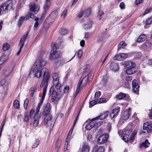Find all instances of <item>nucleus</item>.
<instances>
[{"mask_svg":"<svg viewBox=\"0 0 152 152\" xmlns=\"http://www.w3.org/2000/svg\"><path fill=\"white\" fill-rule=\"evenodd\" d=\"M53 83L59 82L58 75L57 73H54L53 75Z\"/></svg>","mask_w":152,"mask_h":152,"instance_id":"nucleus-26","label":"nucleus"},{"mask_svg":"<svg viewBox=\"0 0 152 152\" xmlns=\"http://www.w3.org/2000/svg\"><path fill=\"white\" fill-rule=\"evenodd\" d=\"M12 1L9 0L1 5L0 8V15L7 13L12 8Z\"/></svg>","mask_w":152,"mask_h":152,"instance_id":"nucleus-2","label":"nucleus"},{"mask_svg":"<svg viewBox=\"0 0 152 152\" xmlns=\"http://www.w3.org/2000/svg\"><path fill=\"white\" fill-rule=\"evenodd\" d=\"M39 140H36L35 143L32 146V148H36L39 144Z\"/></svg>","mask_w":152,"mask_h":152,"instance_id":"nucleus-56","label":"nucleus"},{"mask_svg":"<svg viewBox=\"0 0 152 152\" xmlns=\"http://www.w3.org/2000/svg\"><path fill=\"white\" fill-rule=\"evenodd\" d=\"M97 99H95V100H93L92 101H91L89 102V106H91V107L94 106L96 104H98L97 103Z\"/></svg>","mask_w":152,"mask_h":152,"instance_id":"nucleus-43","label":"nucleus"},{"mask_svg":"<svg viewBox=\"0 0 152 152\" xmlns=\"http://www.w3.org/2000/svg\"><path fill=\"white\" fill-rule=\"evenodd\" d=\"M52 50L50 54V56L49 57L50 60H52L56 59L60 57V53L56 51V46L55 44L51 45Z\"/></svg>","mask_w":152,"mask_h":152,"instance_id":"nucleus-3","label":"nucleus"},{"mask_svg":"<svg viewBox=\"0 0 152 152\" xmlns=\"http://www.w3.org/2000/svg\"><path fill=\"white\" fill-rule=\"evenodd\" d=\"M137 70L135 69V66L133 67L127 68V69L126 71V73L128 74H132L136 72Z\"/></svg>","mask_w":152,"mask_h":152,"instance_id":"nucleus-23","label":"nucleus"},{"mask_svg":"<svg viewBox=\"0 0 152 152\" xmlns=\"http://www.w3.org/2000/svg\"><path fill=\"white\" fill-rule=\"evenodd\" d=\"M92 76V75L89 73L88 75L85 76L82 80L79 81L77 85V87L81 89H82L83 87L86 85L87 82L89 80V77Z\"/></svg>","mask_w":152,"mask_h":152,"instance_id":"nucleus-4","label":"nucleus"},{"mask_svg":"<svg viewBox=\"0 0 152 152\" xmlns=\"http://www.w3.org/2000/svg\"><path fill=\"white\" fill-rule=\"evenodd\" d=\"M96 120L97 119H95V118H94L91 120L90 122L89 123L91 126H92V127H94L95 125L96 122L94 121Z\"/></svg>","mask_w":152,"mask_h":152,"instance_id":"nucleus-47","label":"nucleus"},{"mask_svg":"<svg viewBox=\"0 0 152 152\" xmlns=\"http://www.w3.org/2000/svg\"><path fill=\"white\" fill-rule=\"evenodd\" d=\"M67 10H64L62 12L61 14V17L64 16L63 19H64L65 17L66 16Z\"/></svg>","mask_w":152,"mask_h":152,"instance_id":"nucleus-61","label":"nucleus"},{"mask_svg":"<svg viewBox=\"0 0 152 152\" xmlns=\"http://www.w3.org/2000/svg\"><path fill=\"white\" fill-rule=\"evenodd\" d=\"M109 113V112L108 111H107L105 112H104L102 114L100 115H99V116L97 117L96 118H95V119H98L99 118H100V119L101 120H103L105 119L107 116L108 115Z\"/></svg>","mask_w":152,"mask_h":152,"instance_id":"nucleus-19","label":"nucleus"},{"mask_svg":"<svg viewBox=\"0 0 152 152\" xmlns=\"http://www.w3.org/2000/svg\"><path fill=\"white\" fill-rule=\"evenodd\" d=\"M152 45V43L150 41L147 40L145 43L141 45V48L143 49H146Z\"/></svg>","mask_w":152,"mask_h":152,"instance_id":"nucleus-17","label":"nucleus"},{"mask_svg":"<svg viewBox=\"0 0 152 152\" xmlns=\"http://www.w3.org/2000/svg\"><path fill=\"white\" fill-rule=\"evenodd\" d=\"M146 38V36L145 34L141 35L137 39V42H141L145 40Z\"/></svg>","mask_w":152,"mask_h":152,"instance_id":"nucleus-30","label":"nucleus"},{"mask_svg":"<svg viewBox=\"0 0 152 152\" xmlns=\"http://www.w3.org/2000/svg\"><path fill=\"white\" fill-rule=\"evenodd\" d=\"M84 12V16H88L91 13V9L90 8H88V9L83 10Z\"/></svg>","mask_w":152,"mask_h":152,"instance_id":"nucleus-35","label":"nucleus"},{"mask_svg":"<svg viewBox=\"0 0 152 152\" xmlns=\"http://www.w3.org/2000/svg\"><path fill=\"white\" fill-rule=\"evenodd\" d=\"M34 19L36 21L38 22L40 24H41L42 22L44 20L43 18H40L39 19V18L36 17H35V18H34Z\"/></svg>","mask_w":152,"mask_h":152,"instance_id":"nucleus-51","label":"nucleus"},{"mask_svg":"<svg viewBox=\"0 0 152 152\" xmlns=\"http://www.w3.org/2000/svg\"><path fill=\"white\" fill-rule=\"evenodd\" d=\"M34 118V120L33 122V125L34 126L36 127L37 126L38 124L39 121H38V119L39 118Z\"/></svg>","mask_w":152,"mask_h":152,"instance_id":"nucleus-53","label":"nucleus"},{"mask_svg":"<svg viewBox=\"0 0 152 152\" xmlns=\"http://www.w3.org/2000/svg\"><path fill=\"white\" fill-rule=\"evenodd\" d=\"M13 106L15 108H18L20 106L19 102L17 100H15L13 103Z\"/></svg>","mask_w":152,"mask_h":152,"instance_id":"nucleus-40","label":"nucleus"},{"mask_svg":"<svg viewBox=\"0 0 152 152\" xmlns=\"http://www.w3.org/2000/svg\"><path fill=\"white\" fill-rule=\"evenodd\" d=\"M28 103V100L27 98L25 100L24 103V107L25 109H26L27 108Z\"/></svg>","mask_w":152,"mask_h":152,"instance_id":"nucleus-50","label":"nucleus"},{"mask_svg":"<svg viewBox=\"0 0 152 152\" xmlns=\"http://www.w3.org/2000/svg\"><path fill=\"white\" fill-rule=\"evenodd\" d=\"M150 144V143L148 142V140L146 139L144 142L140 144V147H144L145 148H148L149 147Z\"/></svg>","mask_w":152,"mask_h":152,"instance_id":"nucleus-25","label":"nucleus"},{"mask_svg":"<svg viewBox=\"0 0 152 152\" xmlns=\"http://www.w3.org/2000/svg\"><path fill=\"white\" fill-rule=\"evenodd\" d=\"M1 85L3 87H5L7 85V83L4 79H2L0 82Z\"/></svg>","mask_w":152,"mask_h":152,"instance_id":"nucleus-55","label":"nucleus"},{"mask_svg":"<svg viewBox=\"0 0 152 152\" xmlns=\"http://www.w3.org/2000/svg\"><path fill=\"white\" fill-rule=\"evenodd\" d=\"M107 77L106 76L104 77L102 81V84L105 86L107 82Z\"/></svg>","mask_w":152,"mask_h":152,"instance_id":"nucleus-44","label":"nucleus"},{"mask_svg":"<svg viewBox=\"0 0 152 152\" xmlns=\"http://www.w3.org/2000/svg\"><path fill=\"white\" fill-rule=\"evenodd\" d=\"M24 17L25 18L26 20H28L30 18H32L33 19H34V18L35 17V16L34 15L30 12L28 13Z\"/></svg>","mask_w":152,"mask_h":152,"instance_id":"nucleus-24","label":"nucleus"},{"mask_svg":"<svg viewBox=\"0 0 152 152\" xmlns=\"http://www.w3.org/2000/svg\"><path fill=\"white\" fill-rule=\"evenodd\" d=\"M15 66V63L14 62H12L10 64L8 65L7 69L10 70V71H12V72L14 69Z\"/></svg>","mask_w":152,"mask_h":152,"instance_id":"nucleus-33","label":"nucleus"},{"mask_svg":"<svg viewBox=\"0 0 152 152\" xmlns=\"http://www.w3.org/2000/svg\"><path fill=\"white\" fill-rule=\"evenodd\" d=\"M132 77L129 76H127L126 78V81H127L129 82H130L132 80Z\"/></svg>","mask_w":152,"mask_h":152,"instance_id":"nucleus-64","label":"nucleus"},{"mask_svg":"<svg viewBox=\"0 0 152 152\" xmlns=\"http://www.w3.org/2000/svg\"><path fill=\"white\" fill-rule=\"evenodd\" d=\"M125 67L126 68H130L131 67H135V64L132 62L129 61H126L124 62Z\"/></svg>","mask_w":152,"mask_h":152,"instance_id":"nucleus-21","label":"nucleus"},{"mask_svg":"<svg viewBox=\"0 0 152 152\" xmlns=\"http://www.w3.org/2000/svg\"><path fill=\"white\" fill-rule=\"evenodd\" d=\"M129 83L127 81H126L123 84V86L126 88H128L129 86Z\"/></svg>","mask_w":152,"mask_h":152,"instance_id":"nucleus-57","label":"nucleus"},{"mask_svg":"<svg viewBox=\"0 0 152 152\" xmlns=\"http://www.w3.org/2000/svg\"><path fill=\"white\" fill-rule=\"evenodd\" d=\"M28 35V32H27L26 34L22 36L20 41V45H22V46H23L24 45V42Z\"/></svg>","mask_w":152,"mask_h":152,"instance_id":"nucleus-20","label":"nucleus"},{"mask_svg":"<svg viewBox=\"0 0 152 152\" xmlns=\"http://www.w3.org/2000/svg\"><path fill=\"white\" fill-rule=\"evenodd\" d=\"M128 56V55L124 53H121L119 54H117L114 57V60H123Z\"/></svg>","mask_w":152,"mask_h":152,"instance_id":"nucleus-10","label":"nucleus"},{"mask_svg":"<svg viewBox=\"0 0 152 152\" xmlns=\"http://www.w3.org/2000/svg\"><path fill=\"white\" fill-rule=\"evenodd\" d=\"M143 131L142 133H145L146 132L148 133L152 131V124L150 122H146L143 125Z\"/></svg>","mask_w":152,"mask_h":152,"instance_id":"nucleus-6","label":"nucleus"},{"mask_svg":"<svg viewBox=\"0 0 152 152\" xmlns=\"http://www.w3.org/2000/svg\"><path fill=\"white\" fill-rule=\"evenodd\" d=\"M132 86L133 88V91L134 93L138 94L139 89V86L137 83L136 80L134 79L132 81Z\"/></svg>","mask_w":152,"mask_h":152,"instance_id":"nucleus-9","label":"nucleus"},{"mask_svg":"<svg viewBox=\"0 0 152 152\" xmlns=\"http://www.w3.org/2000/svg\"><path fill=\"white\" fill-rule=\"evenodd\" d=\"M101 95V93L100 91H97L95 93L94 95L95 99H96L100 97Z\"/></svg>","mask_w":152,"mask_h":152,"instance_id":"nucleus-59","label":"nucleus"},{"mask_svg":"<svg viewBox=\"0 0 152 152\" xmlns=\"http://www.w3.org/2000/svg\"><path fill=\"white\" fill-rule=\"evenodd\" d=\"M40 107L37 105L36 109V113H35L34 115V118H39L40 117V115H38V113L39 112V109H40Z\"/></svg>","mask_w":152,"mask_h":152,"instance_id":"nucleus-29","label":"nucleus"},{"mask_svg":"<svg viewBox=\"0 0 152 152\" xmlns=\"http://www.w3.org/2000/svg\"><path fill=\"white\" fill-rule=\"evenodd\" d=\"M129 139V136H126V135L124 134L123 139L125 142H128Z\"/></svg>","mask_w":152,"mask_h":152,"instance_id":"nucleus-60","label":"nucleus"},{"mask_svg":"<svg viewBox=\"0 0 152 152\" xmlns=\"http://www.w3.org/2000/svg\"><path fill=\"white\" fill-rule=\"evenodd\" d=\"M10 47V45L7 43H4L3 45L2 50L5 51L8 50Z\"/></svg>","mask_w":152,"mask_h":152,"instance_id":"nucleus-32","label":"nucleus"},{"mask_svg":"<svg viewBox=\"0 0 152 152\" xmlns=\"http://www.w3.org/2000/svg\"><path fill=\"white\" fill-rule=\"evenodd\" d=\"M50 92L52 95V96H55V95L58 96V94L56 91L54 90V87L53 86H51L50 90Z\"/></svg>","mask_w":152,"mask_h":152,"instance_id":"nucleus-28","label":"nucleus"},{"mask_svg":"<svg viewBox=\"0 0 152 152\" xmlns=\"http://www.w3.org/2000/svg\"><path fill=\"white\" fill-rule=\"evenodd\" d=\"M131 108H129L127 110L124 111L122 115V117L124 120H126L130 116Z\"/></svg>","mask_w":152,"mask_h":152,"instance_id":"nucleus-14","label":"nucleus"},{"mask_svg":"<svg viewBox=\"0 0 152 152\" xmlns=\"http://www.w3.org/2000/svg\"><path fill=\"white\" fill-rule=\"evenodd\" d=\"M38 87L37 86H34L31 87L29 90V91L31 92V96L33 99L34 98Z\"/></svg>","mask_w":152,"mask_h":152,"instance_id":"nucleus-13","label":"nucleus"},{"mask_svg":"<svg viewBox=\"0 0 152 152\" xmlns=\"http://www.w3.org/2000/svg\"><path fill=\"white\" fill-rule=\"evenodd\" d=\"M142 56L141 53L140 52H138L135 53L134 56V58L135 59L140 58Z\"/></svg>","mask_w":152,"mask_h":152,"instance_id":"nucleus-45","label":"nucleus"},{"mask_svg":"<svg viewBox=\"0 0 152 152\" xmlns=\"http://www.w3.org/2000/svg\"><path fill=\"white\" fill-rule=\"evenodd\" d=\"M110 69L114 71H118L119 69L118 64L114 62H112L110 64Z\"/></svg>","mask_w":152,"mask_h":152,"instance_id":"nucleus-18","label":"nucleus"},{"mask_svg":"<svg viewBox=\"0 0 152 152\" xmlns=\"http://www.w3.org/2000/svg\"><path fill=\"white\" fill-rule=\"evenodd\" d=\"M50 107L51 105L49 103H47L46 104V107L45 108V110L49 111L50 112L51 109Z\"/></svg>","mask_w":152,"mask_h":152,"instance_id":"nucleus-54","label":"nucleus"},{"mask_svg":"<svg viewBox=\"0 0 152 152\" xmlns=\"http://www.w3.org/2000/svg\"><path fill=\"white\" fill-rule=\"evenodd\" d=\"M91 25L92 23L90 22L88 24H85L84 26V28L85 29H88L91 27Z\"/></svg>","mask_w":152,"mask_h":152,"instance_id":"nucleus-46","label":"nucleus"},{"mask_svg":"<svg viewBox=\"0 0 152 152\" xmlns=\"http://www.w3.org/2000/svg\"><path fill=\"white\" fill-rule=\"evenodd\" d=\"M52 116L51 115H49L48 116H46L44 118V123L45 124H47L48 122V121H50L52 119Z\"/></svg>","mask_w":152,"mask_h":152,"instance_id":"nucleus-36","label":"nucleus"},{"mask_svg":"<svg viewBox=\"0 0 152 152\" xmlns=\"http://www.w3.org/2000/svg\"><path fill=\"white\" fill-rule=\"evenodd\" d=\"M132 130L131 129H126L125 130L124 132V135H126V136H129V135L131 134V133L132 132Z\"/></svg>","mask_w":152,"mask_h":152,"instance_id":"nucleus-41","label":"nucleus"},{"mask_svg":"<svg viewBox=\"0 0 152 152\" xmlns=\"http://www.w3.org/2000/svg\"><path fill=\"white\" fill-rule=\"evenodd\" d=\"M54 85H55V87L58 90L60 89L61 87V85L59 82L53 83Z\"/></svg>","mask_w":152,"mask_h":152,"instance_id":"nucleus-49","label":"nucleus"},{"mask_svg":"<svg viewBox=\"0 0 152 152\" xmlns=\"http://www.w3.org/2000/svg\"><path fill=\"white\" fill-rule=\"evenodd\" d=\"M152 23V16L149 18L148 20L146 21V25H149Z\"/></svg>","mask_w":152,"mask_h":152,"instance_id":"nucleus-63","label":"nucleus"},{"mask_svg":"<svg viewBox=\"0 0 152 152\" xmlns=\"http://www.w3.org/2000/svg\"><path fill=\"white\" fill-rule=\"evenodd\" d=\"M29 7L30 12L34 15L39 12V6L34 2L31 3L29 5Z\"/></svg>","mask_w":152,"mask_h":152,"instance_id":"nucleus-5","label":"nucleus"},{"mask_svg":"<svg viewBox=\"0 0 152 152\" xmlns=\"http://www.w3.org/2000/svg\"><path fill=\"white\" fill-rule=\"evenodd\" d=\"M152 10V8H147L145 10L144 12L143 13L144 15H146L148 13Z\"/></svg>","mask_w":152,"mask_h":152,"instance_id":"nucleus-52","label":"nucleus"},{"mask_svg":"<svg viewBox=\"0 0 152 152\" xmlns=\"http://www.w3.org/2000/svg\"><path fill=\"white\" fill-rule=\"evenodd\" d=\"M126 44L124 42H121L118 45L117 50H119L120 49L123 48L124 47L126 46Z\"/></svg>","mask_w":152,"mask_h":152,"instance_id":"nucleus-31","label":"nucleus"},{"mask_svg":"<svg viewBox=\"0 0 152 152\" xmlns=\"http://www.w3.org/2000/svg\"><path fill=\"white\" fill-rule=\"evenodd\" d=\"M79 87L77 86V88L75 92V94L74 95V97H75L77 96V94L80 92V91L81 90Z\"/></svg>","mask_w":152,"mask_h":152,"instance_id":"nucleus-62","label":"nucleus"},{"mask_svg":"<svg viewBox=\"0 0 152 152\" xmlns=\"http://www.w3.org/2000/svg\"><path fill=\"white\" fill-rule=\"evenodd\" d=\"M108 135L107 134H103L101 135L97 140L98 143L103 144L106 143L108 140Z\"/></svg>","mask_w":152,"mask_h":152,"instance_id":"nucleus-8","label":"nucleus"},{"mask_svg":"<svg viewBox=\"0 0 152 152\" xmlns=\"http://www.w3.org/2000/svg\"><path fill=\"white\" fill-rule=\"evenodd\" d=\"M26 20L24 16L20 17L18 21V24L19 27H20L23 21Z\"/></svg>","mask_w":152,"mask_h":152,"instance_id":"nucleus-34","label":"nucleus"},{"mask_svg":"<svg viewBox=\"0 0 152 152\" xmlns=\"http://www.w3.org/2000/svg\"><path fill=\"white\" fill-rule=\"evenodd\" d=\"M126 97V94L121 92L119 94L117 95L116 96V98L118 99H124Z\"/></svg>","mask_w":152,"mask_h":152,"instance_id":"nucleus-27","label":"nucleus"},{"mask_svg":"<svg viewBox=\"0 0 152 152\" xmlns=\"http://www.w3.org/2000/svg\"><path fill=\"white\" fill-rule=\"evenodd\" d=\"M8 58V56L7 55L5 54H3L0 58V65L6 61Z\"/></svg>","mask_w":152,"mask_h":152,"instance_id":"nucleus-22","label":"nucleus"},{"mask_svg":"<svg viewBox=\"0 0 152 152\" xmlns=\"http://www.w3.org/2000/svg\"><path fill=\"white\" fill-rule=\"evenodd\" d=\"M98 103H104L107 102L106 99L105 98H100L97 101Z\"/></svg>","mask_w":152,"mask_h":152,"instance_id":"nucleus-39","label":"nucleus"},{"mask_svg":"<svg viewBox=\"0 0 152 152\" xmlns=\"http://www.w3.org/2000/svg\"><path fill=\"white\" fill-rule=\"evenodd\" d=\"M104 13L102 11H100L98 12V15L97 17L98 19L101 20L104 17Z\"/></svg>","mask_w":152,"mask_h":152,"instance_id":"nucleus-38","label":"nucleus"},{"mask_svg":"<svg viewBox=\"0 0 152 152\" xmlns=\"http://www.w3.org/2000/svg\"><path fill=\"white\" fill-rule=\"evenodd\" d=\"M47 62L42 58L36 60L35 62L34 68L32 70V72L35 76L38 78L40 77L41 76V73H43L42 82L40 84V86L43 87L45 84V87H47L48 82L50 76L48 69L46 68H42L46 64Z\"/></svg>","mask_w":152,"mask_h":152,"instance_id":"nucleus-1","label":"nucleus"},{"mask_svg":"<svg viewBox=\"0 0 152 152\" xmlns=\"http://www.w3.org/2000/svg\"><path fill=\"white\" fill-rule=\"evenodd\" d=\"M12 72V71H10V70L6 69V70H4L3 72V74L6 76H9Z\"/></svg>","mask_w":152,"mask_h":152,"instance_id":"nucleus-42","label":"nucleus"},{"mask_svg":"<svg viewBox=\"0 0 152 152\" xmlns=\"http://www.w3.org/2000/svg\"><path fill=\"white\" fill-rule=\"evenodd\" d=\"M120 110V107H118L116 108L113 110L111 112L110 116L112 118H114L118 114Z\"/></svg>","mask_w":152,"mask_h":152,"instance_id":"nucleus-12","label":"nucleus"},{"mask_svg":"<svg viewBox=\"0 0 152 152\" xmlns=\"http://www.w3.org/2000/svg\"><path fill=\"white\" fill-rule=\"evenodd\" d=\"M50 7V5L48 3L45 2V5L43 7L44 10H46V11H47V10Z\"/></svg>","mask_w":152,"mask_h":152,"instance_id":"nucleus-48","label":"nucleus"},{"mask_svg":"<svg viewBox=\"0 0 152 152\" xmlns=\"http://www.w3.org/2000/svg\"><path fill=\"white\" fill-rule=\"evenodd\" d=\"M29 115L28 114L25 113V116L23 118L24 120L25 121L27 122L29 121Z\"/></svg>","mask_w":152,"mask_h":152,"instance_id":"nucleus-58","label":"nucleus"},{"mask_svg":"<svg viewBox=\"0 0 152 152\" xmlns=\"http://www.w3.org/2000/svg\"><path fill=\"white\" fill-rule=\"evenodd\" d=\"M59 32L61 34L64 35L67 33L68 31L65 28H60L59 30Z\"/></svg>","mask_w":152,"mask_h":152,"instance_id":"nucleus-37","label":"nucleus"},{"mask_svg":"<svg viewBox=\"0 0 152 152\" xmlns=\"http://www.w3.org/2000/svg\"><path fill=\"white\" fill-rule=\"evenodd\" d=\"M51 14L50 15L45 21L44 26L46 28H48L50 25H52L54 21V20L51 17Z\"/></svg>","mask_w":152,"mask_h":152,"instance_id":"nucleus-7","label":"nucleus"},{"mask_svg":"<svg viewBox=\"0 0 152 152\" xmlns=\"http://www.w3.org/2000/svg\"><path fill=\"white\" fill-rule=\"evenodd\" d=\"M89 150L90 148L88 145L87 143L84 142L81 150V152H89Z\"/></svg>","mask_w":152,"mask_h":152,"instance_id":"nucleus-16","label":"nucleus"},{"mask_svg":"<svg viewBox=\"0 0 152 152\" xmlns=\"http://www.w3.org/2000/svg\"><path fill=\"white\" fill-rule=\"evenodd\" d=\"M90 68V66L89 65H86L80 68L79 70V72H81L83 74H84L88 72Z\"/></svg>","mask_w":152,"mask_h":152,"instance_id":"nucleus-11","label":"nucleus"},{"mask_svg":"<svg viewBox=\"0 0 152 152\" xmlns=\"http://www.w3.org/2000/svg\"><path fill=\"white\" fill-rule=\"evenodd\" d=\"M104 148L103 146H95L93 148L92 152H104Z\"/></svg>","mask_w":152,"mask_h":152,"instance_id":"nucleus-15","label":"nucleus"}]
</instances>
